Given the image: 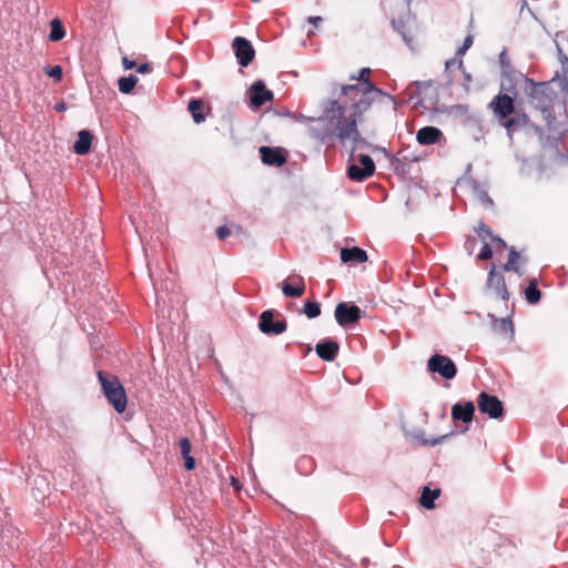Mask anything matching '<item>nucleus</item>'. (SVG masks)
Returning a JSON list of instances; mask_svg holds the SVG:
<instances>
[{
  "label": "nucleus",
  "instance_id": "1",
  "mask_svg": "<svg viewBox=\"0 0 568 568\" xmlns=\"http://www.w3.org/2000/svg\"><path fill=\"white\" fill-rule=\"evenodd\" d=\"M363 113L357 110H346V106H338L336 102H325L323 115L317 119H311L316 125L311 126L312 136L321 142H326L333 138L342 143L352 140L353 150L363 148L367 144L362 138L357 121Z\"/></svg>",
  "mask_w": 568,
  "mask_h": 568
},
{
  "label": "nucleus",
  "instance_id": "2",
  "mask_svg": "<svg viewBox=\"0 0 568 568\" xmlns=\"http://www.w3.org/2000/svg\"><path fill=\"white\" fill-rule=\"evenodd\" d=\"M369 73V68H362L358 77H351L352 80H357L358 83L343 85L339 97L327 102H336L338 106L345 105L346 110H357V113L366 112L377 97L385 94L383 90L368 80L367 75Z\"/></svg>",
  "mask_w": 568,
  "mask_h": 568
},
{
  "label": "nucleus",
  "instance_id": "3",
  "mask_svg": "<svg viewBox=\"0 0 568 568\" xmlns=\"http://www.w3.org/2000/svg\"><path fill=\"white\" fill-rule=\"evenodd\" d=\"M499 124L507 130V135L513 139L515 132L527 126L528 115L515 109V102L508 94L499 93L489 103Z\"/></svg>",
  "mask_w": 568,
  "mask_h": 568
},
{
  "label": "nucleus",
  "instance_id": "4",
  "mask_svg": "<svg viewBox=\"0 0 568 568\" xmlns=\"http://www.w3.org/2000/svg\"><path fill=\"white\" fill-rule=\"evenodd\" d=\"M525 80L531 84V89L528 92L529 103L536 110H539L546 119L551 118L554 106L559 100L557 91L551 87L550 82L536 83L526 77Z\"/></svg>",
  "mask_w": 568,
  "mask_h": 568
},
{
  "label": "nucleus",
  "instance_id": "5",
  "mask_svg": "<svg viewBox=\"0 0 568 568\" xmlns=\"http://www.w3.org/2000/svg\"><path fill=\"white\" fill-rule=\"evenodd\" d=\"M98 378L109 404L113 406L116 413H123L126 409L128 398L119 378L103 371L98 372Z\"/></svg>",
  "mask_w": 568,
  "mask_h": 568
},
{
  "label": "nucleus",
  "instance_id": "6",
  "mask_svg": "<svg viewBox=\"0 0 568 568\" xmlns=\"http://www.w3.org/2000/svg\"><path fill=\"white\" fill-rule=\"evenodd\" d=\"M427 368L445 379H453L457 375V367L453 359L442 354L430 356L427 361Z\"/></svg>",
  "mask_w": 568,
  "mask_h": 568
},
{
  "label": "nucleus",
  "instance_id": "7",
  "mask_svg": "<svg viewBox=\"0 0 568 568\" xmlns=\"http://www.w3.org/2000/svg\"><path fill=\"white\" fill-rule=\"evenodd\" d=\"M357 163H352L347 168V176L355 182H363L367 178L372 176L375 172V163L373 159L367 154H359Z\"/></svg>",
  "mask_w": 568,
  "mask_h": 568
},
{
  "label": "nucleus",
  "instance_id": "8",
  "mask_svg": "<svg viewBox=\"0 0 568 568\" xmlns=\"http://www.w3.org/2000/svg\"><path fill=\"white\" fill-rule=\"evenodd\" d=\"M477 406L481 414L490 418L498 419L504 416L503 403L495 395L481 392L477 398Z\"/></svg>",
  "mask_w": 568,
  "mask_h": 568
},
{
  "label": "nucleus",
  "instance_id": "9",
  "mask_svg": "<svg viewBox=\"0 0 568 568\" xmlns=\"http://www.w3.org/2000/svg\"><path fill=\"white\" fill-rule=\"evenodd\" d=\"M362 310L352 303L342 302L335 307V320L341 326L357 323L362 318Z\"/></svg>",
  "mask_w": 568,
  "mask_h": 568
},
{
  "label": "nucleus",
  "instance_id": "10",
  "mask_svg": "<svg viewBox=\"0 0 568 568\" xmlns=\"http://www.w3.org/2000/svg\"><path fill=\"white\" fill-rule=\"evenodd\" d=\"M232 48L241 67H247L254 59L255 51L252 43L247 39L243 37L234 38Z\"/></svg>",
  "mask_w": 568,
  "mask_h": 568
},
{
  "label": "nucleus",
  "instance_id": "11",
  "mask_svg": "<svg viewBox=\"0 0 568 568\" xmlns=\"http://www.w3.org/2000/svg\"><path fill=\"white\" fill-rule=\"evenodd\" d=\"M286 321H274L273 311H264L258 321V328L267 335H280L286 331Z\"/></svg>",
  "mask_w": 568,
  "mask_h": 568
},
{
  "label": "nucleus",
  "instance_id": "12",
  "mask_svg": "<svg viewBox=\"0 0 568 568\" xmlns=\"http://www.w3.org/2000/svg\"><path fill=\"white\" fill-rule=\"evenodd\" d=\"M250 93L251 104L255 108H260L273 99V92L266 89L262 80H257L251 85Z\"/></svg>",
  "mask_w": 568,
  "mask_h": 568
},
{
  "label": "nucleus",
  "instance_id": "13",
  "mask_svg": "<svg viewBox=\"0 0 568 568\" xmlns=\"http://www.w3.org/2000/svg\"><path fill=\"white\" fill-rule=\"evenodd\" d=\"M487 286L494 290L496 295L501 300L507 301L509 298L505 277L501 273L496 272L494 265L488 274Z\"/></svg>",
  "mask_w": 568,
  "mask_h": 568
},
{
  "label": "nucleus",
  "instance_id": "14",
  "mask_svg": "<svg viewBox=\"0 0 568 568\" xmlns=\"http://www.w3.org/2000/svg\"><path fill=\"white\" fill-rule=\"evenodd\" d=\"M262 162L266 165L281 166L286 162V156L281 148L261 146Z\"/></svg>",
  "mask_w": 568,
  "mask_h": 568
},
{
  "label": "nucleus",
  "instance_id": "15",
  "mask_svg": "<svg viewBox=\"0 0 568 568\" xmlns=\"http://www.w3.org/2000/svg\"><path fill=\"white\" fill-rule=\"evenodd\" d=\"M475 414V405L473 402L456 403L452 407V418L457 422L469 424Z\"/></svg>",
  "mask_w": 568,
  "mask_h": 568
},
{
  "label": "nucleus",
  "instance_id": "16",
  "mask_svg": "<svg viewBox=\"0 0 568 568\" xmlns=\"http://www.w3.org/2000/svg\"><path fill=\"white\" fill-rule=\"evenodd\" d=\"M338 343L331 338L324 339L316 345L317 356L326 362L334 361L338 355Z\"/></svg>",
  "mask_w": 568,
  "mask_h": 568
},
{
  "label": "nucleus",
  "instance_id": "17",
  "mask_svg": "<svg viewBox=\"0 0 568 568\" xmlns=\"http://www.w3.org/2000/svg\"><path fill=\"white\" fill-rule=\"evenodd\" d=\"M442 131L435 126H424L418 130L416 140L422 145H432L439 141Z\"/></svg>",
  "mask_w": 568,
  "mask_h": 568
},
{
  "label": "nucleus",
  "instance_id": "18",
  "mask_svg": "<svg viewBox=\"0 0 568 568\" xmlns=\"http://www.w3.org/2000/svg\"><path fill=\"white\" fill-rule=\"evenodd\" d=\"M367 253L358 246L345 247L341 250V260L343 263H364L367 261Z\"/></svg>",
  "mask_w": 568,
  "mask_h": 568
},
{
  "label": "nucleus",
  "instance_id": "19",
  "mask_svg": "<svg viewBox=\"0 0 568 568\" xmlns=\"http://www.w3.org/2000/svg\"><path fill=\"white\" fill-rule=\"evenodd\" d=\"M92 134L88 130H81L78 133V140L73 145V150L78 155H85L89 153L92 144Z\"/></svg>",
  "mask_w": 568,
  "mask_h": 568
},
{
  "label": "nucleus",
  "instance_id": "20",
  "mask_svg": "<svg viewBox=\"0 0 568 568\" xmlns=\"http://www.w3.org/2000/svg\"><path fill=\"white\" fill-rule=\"evenodd\" d=\"M297 284L293 286L287 281L282 282V292L286 297L297 298L301 297L305 292V283L302 276L295 277Z\"/></svg>",
  "mask_w": 568,
  "mask_h": 568
},
{
  "label": "nucleus",
  "instance_id": "21",
  "mask_svg": "<svg viewBox=\"0 0 568 568\" xmlns=\"http://www.w3.org/2000/svg\"><path fill=\"white\" fill-rule=\"evenodd\" d=\"M440 495V489H430L429 487H424L419 503L420 505L426 509H433L435 507V499L438 498Z\"/></svg>",
  "mask_w": 568,
  "mask_h": 568
},
{
  "label": "nucleus",
  "instance_id": "22",
  "mask_svg": "<svg viewBox=\"0 0 568 568\" xmlns=\"http://www.w3.org/2000/svg\"><path fill=\"white\" fill-rule=\"evenodd\" d=\"M525 298L530 304H536L541 298V292L538 288V282L536 278L529 280V284L525 290Z\"/></svg>",
  "mask_w": 568,
  "mask_h": 568
},
{
  "label": "nucleus",
  "instance_id": "23",
  "mask_svg": "<svg viewBox=\"0 0 568 568\" xmlns=\"http://www.w3.org/2000/svg\"><path fill=\"white\" fill-rule=\"evenodd\" d=\"M50 28H51L50 33H49L50 41L58 42L64 38L65 31H64V27L60 19L54 18L53 20H51Z\"/></svg>",
  "mask_w": 568,
  "mask_h": 568
},
{
  "label": "nucleus",
  "instance_id": "24",
  "mask_svg": "<svg viewBox=\"0 0 568 568\" xmlns=\"http://www.w3.org/2000/svg\"><path fill=\"white\" fill-rule=\"evenodd\" d=\"M203 108V101L200 99H192L189 102L187 110L191 112L195 123H202L205 120V115L201 111Z\"/></svg>",
  "mask_w": 568,
  "mask_h": 568
},
{
  "label": "nucleus",
  "instance_id": "25",
  "mask_svg": "<svg viewBox=\"0 0 568 568\" xmlns=\"http://www.w3.org/2000/svg\"><path fill=\"white\" fill-rule=\"evenodd\" d=\"M519 258H520V256H519L518 252L514 247H510L509 255H508V261L504 265V270L508 271V272L509 271L515 272L519 276H521L524 274V272L521 271V268L518 265V260Z\"/></svg>",
  "mask_w": 568,
  "mask_h": 568
},
{
  "label": "nucleus",
  "instance_id": "26",
  "mask_svg": "<svg viewBox=\"0 0 568 568\" xmlns=\"http://www.w3.org/2000/svg\"><path fill=\"white\" fill-rule=\"evenodd\" d=\"M494 328L496 332L503 335L509 336L510 339L514 337V326L509 318H499L494 322Z\"/></svg>",
  "mask_w": 568,
  "mask_h": 568
},
{
  "label": "nucleus",
  "instance_id": "27",
  "mask_svg": "<svg viewBox=\"0 0 568 568\" xmlns=\"http://www.w3.org/2000/svg\"><path fill=\"white\" fill-rule=\"evenodd\" d=\"M136 83H138V78L134 75L120 78L118 81L119 91L124 94H129L132 92V90L134 89Z\"/></svg>",
  "mask_w": 568,
  "mask_h": 568
},
{
  "label": "nucleus",
  "instance_id": "28",
  "mask_svg": "<svg viewBox=\"0 0 568 568\" xmlns=\"http://www.w3.org/2000/svg\"><path fill=\"white\" fill-rule=\"evenodd\" d=\"M314 467H315L314 460L310 456H302L296 462V468L303 475L311 474L313 471Z\"/></svg>",
  "mask_w": 568,
  "mask_h": 568
},
{
  "label": "nucleus",
  "instance_id": "29",
  "mask_svg": "<svg viewBox=\"0 0 568 568\" xmlns=\"http://www.w3.org/2000/svg\"><path fill=\"white\" fill-rule=\"evenodd\" d=\"M304 314L308 318H315L321 315V306L316 301H306L304 304Z\"/></svg>",
  "mask_w": 568,
  "mask_h": 568
},
{
  "label": "nucleus",
  "instance_id": "30",
  "mask_svg": "<svg viewBox=\"0 0 568 568\" xmlns=\"http://www.w3.org/2000/svg\"><path fill=\"white\" fill-rule=\"evenodd\" d=\"M454 433H449V434H446V435H443V436H439V437H436L434 439H426L424 437V434H418L416 435V439L423 445V446H436L438 444H442L443 442H445L447 438H449L450 436H453Z\"/></svg>",
  "mask_w": 568,
  "mask_h": 568
},
{
  "label": "nucleus",
  "instance_id": "31",
  "mask_svg": "<svg viewBox=\"0 0 568 568\" xmlns=\"http://www.w3.org/2000/svg\"><path fill=\"white\" fill-rule=\"evenodd\" d=\"M44 72L48 77L54 79L57 82L62 79V68L60 65H48L44 68Z\"/></svg>",
  "mask_w": 568,
  "mask_h": 568
},
{
  "label": "nucleus",
  "instance_id": "32",
  "mask_svg": "<svg viewBox=\"0 0 568 568\" xmlns=\"http://www.w3.org/2000/svg\"><path fill=\"white\" fill-rule=\"evenodd\" d=\"M476 233L484 242H486L487 239L493 240L494 237L490 227L485 223H479V225L476 227Z\"/></svg>",
  "mask_w": 568,
  "mask_h": 568
},
{
  "label": "nucleus",
  "instance_id": "33",
  "mask_svg": "<svg viewBox=\"0 0 568 568\" xmlns=\"http://www.w3.org/2000/svg\"><path fill=\"white\" fill-rule=\"evenodd\" d=\"M491 256H493V251H491L490 245L487 242H484V245H483L480 252L478 253L477 258L479 261H487V260H490Z\"/></svg>",
  "mask_w": 568,
  "mask_h": 568
},
{
  "label": "nucleus",
  "instance_id": "34",
  "mask_svg": "<svg viewBox=\"0 0 568 568\" xmlns=\"http://www.w3.org/2000/svg\"><path fill=\"white\" fill-rule=\"evenodd\" d=\"M474 38L473 36L468 34L463 45L456 51V55L459 58H463V55L466 53V51L473 45Z\"/></svg>",
  "mask_w": 568,
  "mask_h": 568
},
{
  "label": "nucleus",
  "instance_id": "35",
  "mask_svg": "<svg viewBox=\"0 0 568 568\" xmlns=\"http://www.w3.org/2000/svg\"><path fill=\"white\" fill-rule=\"evenodd\" d=\"M454 65H457L458 69H463V65H464L463 59L457 57L456 54L453 59H449L446 61V63H445L446 71H448Z\"/></svg>",
  "mask_w": 568,
  "mask_h": 568
},
{
  "label": "nucleus",
  "instance_id": "36",
  "mask_svg": "<svg viewBox=\"0 0 568 568\" xmlns=\"http://www.w3.org/2000/svg\"><path fill=\"white\" fill-rule=\"evenodd\" d=\"M180 448L182 456H187L191 453V443L189 438L184 437L180 440Z\"/></svg>",
  "mask_w": 568,
  "mask_h": 568
},
{
  "label": "nucleus",
  "instance_id": "37",
  "mask_svg": "<svg viewBox=\"0 0 568 568\" xmlns=\"http://www.w3.org/2000/svg\"><path fill=\"white\" fill-rule=\"evenodd\" d=\"M231 234V231L227 226L223 225V226H220L217 227L216 230V236L220 239V240H224L226 239L229 235Z\"/></svg>",
  "mask_w": 568,
  "mask_h": 568
},
{
  "label": "nucleus",
  "instance_id": "38",
  "mask_svg": "<svg viewBox=\"0 0 568 568\" xmlns=\"http://www.w3.org/2000/svg\"><path fill=\"white\" fill-rule=\"evenodd\" d=\"M478 199L480 200L481 203L487 204L489 206H491L494 204L493 200L490 199L488 193L485 192V191H479L478 192Z\"/></svg>",
  "mask_w": 568,
  "mask_h": 568
},
{
  "label": "nucleus",
  "instance_id": "39",
  "mask_svg": "<svg viewBox=\"0 0 568 568\" xmlns=\"http://www.w3.org/2000/svg\"><path fill=\"white\" fill-rule=\"evenodd\" d=\"M392 24L393 27L402 34L403 39L408 43L409 40L408 38L406 37V34L402 31V28H404V22L403 21H396V20H393L392 21Z\"/></svg>",
  "mask_w": 568,
  "mask_h": 568
},
{
  "label": "nucleus",
  "instance_id": "40",
  "mask_svg": "<svg viewBox=\"0 0 568 568\" xmlns=\"http://www.w3.org/2000/svg\"><path fill=\"white\" fill-rule=\"evenodd\" d=\"M460 70L463 71V77H464V84L463 85H464L465 90L468 91L469 90V85H470L471 80H473L471 74L468 73L464 68L460 69Z\"/></svg>",
  "mask_w": 568,
  "mask_h": 568
},
{
  "label": "nucleus",
  "instance_id": "41",
  "mask_svg": "<svg viewBox=\"0 0 568 568\" xmlns=\"http://www.w3.org/2000/svg\"><path fill=\"white\" fill-rule=\"evenodd\" d=\"M184 458V466L187 470H192L195 467V460L191 455L183 456Z\"/></svg>",
  "mask_w": 568,
  "mask_h": 568
},
{
  "label": "nucleus",
  "instance_id": "42",
  "mask_svg": "<svg viewBox=\"0 0 568 568\" xmlns=\"http://www.w3.org/2000/svg\"><path fill=\"white\" fill-rule=\"evenodd\" d=\"M122 64L125 70H131L136 65L135 61L130 60L128 57L122 59Z\"/></svg>",
  "mask_w": 568,
  "mask_h": 568
},
{
  "label": "nucleus",
  "instance_id": "43",
  "mask_svg": "<svg viewBox=\"0 0 568 568\" xmlns=\"http://www.w3.org/2000/svg\"><path fill=\"white\" fill-rule=\"evenodd\" d=\"M151 70H152V67H151V64H150V63H142V64H140V65L138 67V69H136V71H138L139 73H142V74L148 73V72H150Z\"/></svg>",
  "mask_w": 568,
  "mask_h": 568
},
{
  "label": "nucleus",
  "instance_id": "44",
  "mask_svg": "<svg viewBox=\"0 0 568 568\" xmlns=\"http://www.w3.org/2000/svg\"><path fill=\"white\" fill-rule=\"evenodd\" d=\"M491 241L499 245L501 248H507V243L503 239L494 236Z\"/></svg>",
  "mask_w": 568,
  "mask_h": 568
},
{
  "label": "nucleus",
  "instance_id": "45",
  "mask_svg": "<svg viewBox=\"0 0 568 568\" xmlns=\"http://www.w3.org/2000/svg\"><path fill=\"white\" fill-rule=\"evenodd\" d=\"M322 17H310L308 22L314 24V27H317L322 22Z\"/></svg>",
  "mask_w": 568,
  "mask_h": 568
},
{
  "label": "nucleus",
  "instance_id": "46",
  "mask_svg": "<svg viewBox=\"0 0 568 568\" xmlns=\"http://www.w3.org/2000/svg\"><path fill=\"white\" fill-rule=\"evenodd\" d=\"M34 484H36V485H44L47 488H48V486H49V485H48V483H47V480H45L43 477H37V478L34 479Z\"/></svg>",
  "mask_w": 568,
  "mask_h": 568
},
{
  "label": "nucleus",
  "instance_id": "47",
  "mask_svg": "<svg viewBox=\"0 0 568 568\" xmlns=\"http://www.w3.org/2000/svg\"><path fill=\"white\" fill-rule=\"evenodd\" d=\"M54 109H55L58 112L64 111V110H65V104H64L63 102L58 103V104H55Z\"/></svg>",
  "mask_w": 568,
  "mask_h": 568
},
{
  "label": "nucleus",
  "instance_id": "48",
  "mask_svg": "<svg viewBox=\"0 0 568 568\" xmlns=\"http://www.w3.org/2000/svg\"><path fill=\"white\" fill-rule=\"evenodd\" d=\"M499 59H500V62L504 64V62L506 61V52L503 51L499 55Z\"/></svg>",
  "mask_w": 568,
  "mask_h": 568
},
{
  "label": "nucleus",
  "instance_id": "49",
  "mask_svg": "<svg viewBox=\"0 0 568 568\" xmlns=\"http://www.w3.org/2000/svg\"><path fill=\"white\" fill-rule=\"evenodd\" d=\"M476 242V239L475 237H471V239H468L467 242H466V246L468 247V244H475Z\"/></svg>",
  "mask_w": 568,
  "mask_h": 568
},
{
  "label": "nucleus",
  "instance_id": "50",
  "mask_svg": "<svg viewBox=\"0 0 568 568\" xmlns=\"http://www.w3.org/2000/svg\"><path fill=\"white\" fill-rule=\"evenodd\" d=\"M232 485H233L234 487H237V480H236L234 477H232Z\"/></svg>",
  "mask_w": 568,
  "mask_h": 568
},
{
  "label": "nucleus",
  "instance_id": "51",
  "mask_svg": "<svg viewBox=\"0 0 568 568\" xmlns=\"http://www.w3.org/2000/svg\"><path fill=\"white\" fill-rule=\"evenodd\" d=\"M562 63H568V58L564 57Z\"/></svg>",
  "mask_w": 568,
  "mask_h": 568
},
{
  "label": "nucleus",
  "instance_id": "52",
  "mask_svg": "<svg viewBox=\"0 0 568 568\" xmlns=\"http://www.w3.org/2000/svg\"><path fill=\"white\" fill-rule=\"evenodd\" d=\"M44 496H45V495H44V493H43V494L40 496V498H44ZM34 497H36L37 499L39 498V496H38V495H34Z\"/></svg>",
  "mask_w": 568,
  "mask_h": 568
},
{
  "label": "nucleus",
  "instance_id": "53",
  "mask_svg": "<svg viewBox=\"0 0 568 568\" xmlns=\"http://www.w3.org/2000/svg\"><path fill=\"white\" fill-rule=\"evenodd\" d=\"M351 160L355 161L354 154H351Z\"/></svg>",
  "mask_w": 568,
  "mask_h": 568
}]
</instances>
